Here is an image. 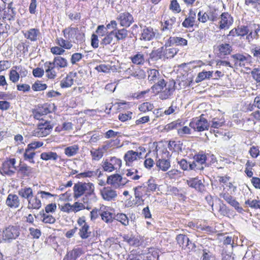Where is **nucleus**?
Masks as SVG:
<instances>
[{
  "instance_id": "51",
  "label": "nucleus",
  "mask_w": 260,
  "mask_h": 260,
  "mask_svg": "<svg viewBox=\"0 0 260 260\" xmlns=\"http://www.w3.org/2000/svg\"><path fill=\"white\" fill-rule=\"evenodd\" d=\"M153 108V104L149 102L143 103L139 107V109L143 112L151 111Z\"/></svg>"
},
{
  "instance_id": "12",
  "label": "nucleus",
  "mask_w": 260,
  "mask_h": 260,
  "mask_svg": "<svg viewBox=\"0 0 260 260\" xmlns=\"http://www.w3.org/2000/svg\"><path fill=\"white\" fill-rule=\"evenodd\" d=\"M100 192L103 199L107 201H114L118 195L116 191L109 186L103 187Z\"/></svg>"
},
{
  "instance_id": "40",
  "label": "nucleus",
  "mask_w": 260,
  "mask_h": 260,
  "mask_svg": "<svg viewBox=\"0 0 260 260\" xmlns=\"http://www.w3.org/2000/svg\"><path fill=\"white\" fill-rule=\"evenodd\" d=\"M213 74V71H203L202 72H200L196 79V82L199 83L205 79H210Z\"/></svg>"
},
{
  "instance_id": "14",
  "label": "nucleus",
  "mask_w": 260,
  "mask_h": 260,
  "mask_svg": "<svg viewBox=\"0 0 260 260\" xmlns=\"http://www.w3.org/2000/svg\"><path fill=\"white\" fill-rule=\"evenodd\" d=\"M142 153L134 151L133 150H129L125 153L124 156V159L125 161V165L127 166H131L132 163L137 158L141 157Z\"/></svg>"
},
{
  "instance_id": "58",
  "label": "nucleus",
  "mask_w": 260,
  "mask_h": 260,
  "mask_svg": "<svg viewBox=\"0 0 260 260\" xmlns=\"http://www.w3.org/2000/svg\"><path fill=\"white\" fill-rule=\"evenodd\" d=\"M142 188V186H139L134 188L135 197L136 199V204L140 205L143 204L144 200L142 199L141 195L138 192L137 190Z\"/></svg>"
},
{
  "instance_id": "37",
  "label": "nucleus",
  "mask_w": 260,
  "mask_h": 260,
  "mask_svg": "<svg viewBox=\"0 0 260 260\" xmlns=\"http://www.w3.org/2000/svg\"><path fill=\"white\" fill-rule=\"evenodd\" d=\"M79 149L78 145H73L66 147L64 149V154L68 157H71L75 155Z\"/></svg>"
},
{
  "instance_id": "36",
  "label": "nucleus",
  "mask_w": 260,
  "mask_h": 260,
  "mask_svg": "<svg viewBox=\"0 0 260 260\" xmlns=\"http://www.w3.org/2000/svg\"><path fill=\"white\" fill-rule=\"evenodd\" d=\"M56 43L60 47L66 49H70L73 47L71 41L67 39L64 40L61 38H57L56 40Z\"/></svg>"
},
{
  "instance_id": "42",
  "label": "nucleus",
  "mask_w": 260,
  "mask_h": 260,
  "mask_svg": "<svg viewBox=\"0 0 260 260\" xmlns=\"http://www.w3.org/2000/svg\"><path fill=\"white\" fill-rule=\"evenodd\" d=\"M178 49L176 48H168L164 47V57L166 58L173 57L178 52Z\"/></svg>"
},
{
  "instance_id": "49",
  "label": "nucleus",
  "mask_w": 260,
  "mask_h": 260,
  "mask_svg": "<svg viewBox=\"0 0 260 260\" xmlns=\"http://www.w3.org/2000/svg\"><path fill=\"white\" fill-rule=\"evenodd\" d=\"M20 76L18 72L14 68V66L11 69L9 73V79L13 83L18 81Z\"/></svg>"
},
{
  "instance_id": "48",
  "label": "nucleus",
  "mask_w": 260,
  "mask_h": 260,
  "mask_svg": "<svg viewBox=\"0 0 260 260\" xmlns=\"http://www.w3.org/2000/svg\"><path fill=\"white\" fill-rule=\"evenodd\" d=\"M250 52L256 61L260 63V46L253 45L250 49Z\"/></svg>"
},
{
  "instance_id": "24",
  "label": "nucleus",
  "mask_w": 260,
  "mask_h": 260,
  "mask_svg": "<svg viewBox=\"0 0 260 260\" xmlns=\"http://www.w3.org/2000/svg\"><path fill=\"white\" fill-rule=\"evenodd\" d=\"M155 37V32L152 28L145 27L142 31L140 40L144 41H150Z\"/></svg>"
},
{
  "instance_id": "63",
  "label": "nucleus",
  "mask_w": 260,
  "mask_h": 260,
  "mask_svg": "<svg viewBox=\"0 0 260 260\" xmlns=\"http://www.w3.org/2000/svg\"><path fill=\"white\" fill-rule=\"evenodd\" d=\"M96 34L99 36L104 37L105 34L108 33L107 31V28H106L104 25H99L96 30Z\"/></svg>"
},
{
  "instance_id": "38",
  "label": "nucleus",
  "mask_w": 260,
  "mask_h": 260,
  "mask_svg": "<svg viewBox=\"0 0 260 260\" xmlns=\"http://www.w3.org/2000/svg\"><path fill=\"white\" fill-rule=\"evenodd\" d=\"M18 173L23 177L29 176L32 173V168L26 165L20 166Z\"/></svg>"
},
{
  "instance_id": "47",
  "label": "nucleus",
  "mask_w": 260,
  "mask_h": 260,
  "mask_svg": "<svg viewBox=\"0 0 260 260\" xmlns=\"http://www.w3.org/2000/svg\"><path fill=\"white\" fill-rule=\"evenodd\" d=\"M114 219L120 222L124 226H126L129 224L128 218L124 213H117L116 215H115Z\"/></svg>"
},
{
  "instance_id": "26",
  "label": "nucleus",
  "mask_w": 260,
  "mask_h": 260,
  "mask_svg": "<svg viewBox=\"0 0 260 260\" xmlns=\"http://www.w3.org/2000/svg\"><path fill=\"white\" fill-rule=\"evenodd\" d=\"M217 51L220 56L230 54L232 51V46L227 43H222L217 46Z\"/></svg>"
},
{
  "instance_id": "22",
  "label": "nucleus",
  "mask_w": 260,
  "mask_h": 260,
  "mask_svg": "<svg viewBox=\"0 0 260 260\" xmlns=\"http://www.w3.org/2000/svg\"><path fill=\"white\" fill-rule=\"evenodd\" d=\"M164 21V22L162 24L161 30L163 31H168L170 32L173 24L176 21V18L174 16H165Z\"/></svg>"
},
{
  "instance_id": "2",
  "label": "nucleus",
  "mask_w": 260,
  "mask_h": 260,
  "mask_svg": "<svg viewBox=\"0 0 260 260\" xmlns=\"http://www.w3.org/2000/svg\"><path fill=\"white\" fill-rule=\"evenodd\" d=\"M74 198L76 199L80 198L84 194L86 197L91 195L94 191V186L92 183L78 182L73 187Z\"/></svg>"
},
{
  "instance_id": "33",
  "label": "nucleus",
  "mask_w": 260,
  "mask_h": 260,
  "mask_svg": "<svg viewBox=\"0 0 260 260\" xmlns=\"http://www.w3.org/2000/svg\"><path fill=\"white\" fill-rule=\"evenodd\" d=\"M128 31L125 28L117 29L114 31L116 41L125 40L128 36Z\"/></svg>"
},
{
  "instance_id": "5",
  "label": "nucleus",
  "mask_w": 260,
  "mask_h": 260,
  "mask_svg": "<svg viewBox=\"0 0 260 260\" xmlns=\"http://www.w3.org/2000/svg\"><path fill=\"white\" fill-rule=\"evenodd\" d=\"M207 159V154L204 153L203 152H199L194 156L193 162L189 163V170L195 171L203 170L204 168L203 165H205V166H206L205 164Z\"/></svg>"
},
{
  "instance_id": "25",
  "label": "nucleus",
  "mask_w": 260,
  "mask_h": 260,
  "mask_svg": "<svg viewBox=\"0 0 260 260\" xmlns=\"http://www.w3.org/2000/svg\"><path fill=\"white\" fill-rule=\"evenodd\" d=\"M76 75V73L70 72L67 77L63 79L60 82L61 88H68L71 87L74 83V79Z\"/></svg>"
},
{
  "instance_id": "62",
  "label": "nucleus",
  "mask_w": 260,
  "mask_h": 260,
  "mask_svg": "<svg viewBox=\"0 0 260 260\" xmlns=\"http://www.w3.org/2000/svg\"><path fill=\"white\" fill-rule=\"evenodd\" d=\"M111 69L110 66L102 64L95 67V69L98 72L107 73L110 71Z\"/></svg>"
},
{
  "instance_id": "59",
  "label": "nucleus",
  "mask_w": 260,
  "mask_h": 260,
  "mask_svg": "<svg viewBox=\"0 0 260 260\" xmlns=\"http://www.w3.org/2000/svg\"><path fill=\"white\" fill-rule=\"evenodd\" d=\"M83 55L80 53H73L71 58V62L72 64H76L77 62L79 61Z\"/></svg>"
},
{
  "instance_id": "32",
  "label": "nucleus",
  "mask_w": 260,
  "mask_h": 260,
  "mask_svg": "<svg viewBox=\"0 0 260 260\" xmlns=\"http://www.w3.org/2000/svg\"><path fill=\"white\" fill-rule=\"evenodd\" d=\"M18 192L22 198L27 199V201L34 196L32 189L30 187L22 188L19 190Z\"/></svg>"
},
{
  "instance_id": "54",
  "label": "nucleus",
  "mask_w": 260,
  "mask_h": 260,
  "mask_svg": "<svg viewBox=\"0 0 260 260\" xmlns=\"http://www.w3.org/2000/svg\"><path fill=\"white\" fill-rule=\"evenodd\" d=\"M102 167L105 171L111 172L116 170L110 160H106L102 162Z\"/></svg>"
},
{
  "instance_id": "50",
  "label": "nucleus",
  "mask_w": 260,
  "mask_h": 260,
  "mask_svg": "<svg viewBox=\"0 0 260 260\" xmlns=\"http://www.w3.org/2000/svg\"><path fill=\"white\" fill-rule=\"evenodd\" d=\"M245 204L251 208L260 209V200L248 199L245 202Z\"/></svg>"
},
{
  "instance_id": "9",
  "label": "nucleus",
  "mask_w": 260,
  "mask_h": 260,
  "mask_svg": "<svg viewBox=\"0 0 260 260\" xmlns=\"http://www.w3.org/2000/svg\"><path fill=\"white\" fill-rule=\"evenodd\" d=\"M63 36L67 40L70 41L76 38L77 42L83 41L84 38V34L80 33L78 28L68 27L63 30Z\"/></svg>"
},
{
  "instance_id": "61",
  "label": "nucleus",
  "mask_w": 260,
  "mask_h": 260,
  "mask_svg": "<svg viewBox=\"0 0 260 260\" xmlns=\"http://www.w3.org/2000/svg\"><path fill=\"white\" fill-rule=\"evenodd\" d=\"M132 114L131 112H127L126 113H121L119 115L118 118L120 121L124 122L132 118Z\"/></svg>"
},
{
  "instance_id": "13",
  "label": "nucleus",
  "mask_w": 260,
  "mask_h": 260,
  "mask_svg": "<svg viewBox=\"0 0 260 260\" xmlns=\"http://www.w3.org/2000/svg\"><path fill=\"white\" fill-rule=\"evenodd\" d=\"M49 113H50V110L48 108V106L46 104L39 106L38 107L32 112L34 118L41 120L42 121H45L42 117Z\"/></svg>"
},
{
  "instance_id": "15",
  "label": "nucleus",
  "mask_w": 260,
  "mask_h": 260,
  "mask_svg": "<svg viewBox=\"0 0 260 260\" xmlns=\"http://www.w3.org/2000/svg\"><path fill=\"white\" fill-rule=\"evenodd\" d=\"M233 58L235 60V64L240 67H245L250 61L251 56L248 54L246 56L241 54H236L232 55Z\"/></svg>"
},
{
  "instance_id": "11",
  "label": "nucleus",
  "mask_w": 260,
  "mask_h": 260,
  "mask_svg": "<svg viewBox=\"0 0 260 260\" xmlns=\"http://www.w3.org/2000/svg\"><path fill=\"white\" fill-rule=\"evenodd\" d=\"M175 83L174 81H170L166 86L159 91V97L161 100H167L170 98L175 91Z\"/></svg>"
},
{
  "instance_id": "21",
  "label": "nucleus",
  "mask_w": 260,
  "mask_h": 260,
  "mask_svg": "<svg viewBox=\"0 0 260 260\" xmlns=\"http://www.w3.org/2000/svg\"><path fill=\"white\" fill-rule=\"evenodd\" d=\"M216 17L213 15L211 12H204L203 11H199L198 13V21L202 23H205L208 20L214 21L215 20Z\"/></svg>"
},
{
  "instance_id": "28",
  "label": "nucleus",
  "mask_w": 260,
  "mask_h": 260,
  "mask_svg": "<svg viewBox=\"0 0 260 260\" xmlns=\"http://www.w3.org/2000/svg\"><path fill=\"white\" fill-rule=\"evenodd\" d=\"M20 203L18 197L16 194H9L6 201L7 206L10 207L17 208Z\"/></svg>"
},
{
  "instance_id": "8",
  "label": "nucleus",
  "mask_w": 260,
  "mask_h": 260,
  "mask_svg": "<svg viewBox=\"0 0 260 260\" xmlns=\"http://www.w3.org/2000/svg\"><path fill=\"white\" fill-rule=\"evenodd\" d=\"M16 159L10 158L6 160L0 168V172L2 174L7 175L10 176L14 175L16 171L15 166Z\"/></svg>"
},
{
  "instance_id": "6",
  "label": "nucleus",
  "mask_w": 260,
  "mask_h": 260,
  "mask_svg": "<svg viewBox=\"0 0 260 260\" xmlns=\"http://www.w3.org/2000/svg\"><path fill=\"white\" fill-rule=\"evenodd\" d=\"M53 128L50 122L47 120L41 122L38 124V126L33 132V135L37 137H43L48 135Z\"/></svg>"
},
{
  "instance_id": "64",
  "label": "nucleus",
  "mask_w": 260,
  "mask_h": 260,
  "mask_svg": "<svg viewBox=\"0 0 260 260\" xmlns=\"http://www.w3.org/2000/svg\"><path fill=\"white\" fill-rule=\"evenodd\" d=\"M51 52L53 54L56 55H61L63 54L65 52V50L63 49V48L58 46L52 47L51 48Z\"/></svg>"
},
{
  "instance_id": "17",
  "label": "nucleus",
  "mask_w": 260,
  "mask_h": 260,
  "mask_svg": "<svg viewBox=\"0 0 260 260\" xmlns=\"http://www.w3.org/2000/svg\"><path fill=\"white\" fill-rule=\"evenodd\" d=\"M233 22L232 17L228 13H223L220 15L219 21L220 29H228Z\"/></svg>"
},
{
  "instance_id": "30",
  "label": "nucleus",
  "mask_w": 260,
  "mask_h": 260,
  "mask_svg": "<svg viewBox=\"0 0 260 260\" xmlns=\"http://www.w3.org/2000/svg\"><path fill=\"white\" fill-rule=\"evenodd\" d=\"M40 34V30L36 28H31L24 34L25 38L31 41H36Z\"/></svg>"
},
{
  "instance_id": "34",
  "label": "nucleus",
  "mask_w": 260,
  "mask_h": 260,
  "mask_svg": "<svg viewBox=\"0 0 260 260\" xmlns=\"http://www.w3.org/2000/svg\"><path fill=\"white\" fill-rule=\"evenodd\" d=\"M156 167L162 171H167L170 167V161L168 159H159L156 163Z\"/></svg>"
},
{
  "instance_id": "27",
  "label": "nucleus",
  "mask_w": 260,
  "mask_h": 260,
  "mask_svg": "<svg viewBox=\"0 0 260 260\" xmlns=\"http://www.w3.org/2000/svg\"><path fill=\"white\" fill-rule=\"evenodd\" d=\"M27 208L29 209H39L42 206L41 200L36 196H33L28 201Z\"/></svg>"
},
{
  "instance_id": "10",
  "label": "nucleus",
  "mask_w": 260,
  "mask_h": 260,
  "mask_svg": "<svg viewBox=\"0 0 260 260\" xmlns=\"http://www.w3.org/2000/svg\"><path fill=\"white\" fill-rule=\"evenodd\" d=\"M117 20L121 26L129 27L134 22L133 15L128 12L120 13L117 17Z\"/></svg>"
},
{
  "instance_id": "29",
  "label": "nucleus",
  "mask_w": 260,
  "mask_h": 260,
  "mask_svg": "<svg viewBox=\"0 0 260 260\" xmlns=\"http://www.w3.org/2000/svg\"><path fill=\"white\" fill-rule=\"evenodd\" d=\"M148 74V79L151 84L156 83V81L162 77L158 71L155 69L149 70Z\"/></svg>"
},
{
  "instance_id": "45",
  "label": "nucleus",
  "mask_w": 260,
  "mask_h": 260,
  "mask_svg": "<svg viewBox=\"0 0 260 260\" xmlns=\"http://www.w3.org/2000/svg\"><path fill=\"white\" fill-rule=\"evenodd\" d=\"M132 62L136 64H143L145 61L144 54L141 52H137L131 57Z\"/></svg>"
},
{
  "instance_id": "3",
  "label": "nucleus",
  "mask_w": 260,
  "mask_h": 260,
  "mask_svg": "<svg viewBox=\"0 0 260 260\" xmlns=\"http://www.w3.org/2000/svg\"><path fill=\"white\" fill-rule=\"evenodd\" d=\"M20 235L18 226L9 225L5 228L0 234V242H11L16 239Z\"/></svg>"
},
{
  "instance_id": "1",
  "label": "nucleus",
  "mask_w": 260,
  "mask_h": 260,
  "mask_svg": "<svg viewBox=\"0 0 260 260\" xmlns=\"http://www.w3.org/2000/svg\"><path fill=\"white\" fill-rule=\"evenodd\" d=\"M68 64L67 60L61 56L55 57L52 62L46 61L44 64L46 76L49 79H54L56 76L55 69L64 68Z\"/></svg>"
},
{
  "instance_id": "20",
  "label": "nucleus",
  "mask_w": 260,
  "mask_h": 260,
  "mask_svg": "<svg viewBox=\"0 0 260 260\" xmlns=\"http://www.w3.org/2000/svg\"><path fill=\"white\" fill-rule=\"evenodd\" d=\"M198 21L196 20V13L192 9L189 10L188 17L182 22V25L185 27H192Z\"/></svg>"
},
{
  "instance_id": "44",
  "label": "nucleus",
  "mask_w": 260,
  "mask_h": 260,
  "mask_svg": "<svg viewBox=\"0 0 260 260\" xmlns=\"http://www.w3.org/2000/svg\"><path fill=\"white\" fill-rule=\"evenodd\" d=\"M150 57L154 60H157L159 59L162 58L163 57H164V47L152 51L150 54Z\"/></svg>"
},
{
  "instance_id": "4",
  "label": "nucleus",
  "mask_w": 260,
  "mask_h": 260,
  "mask_svg": "<svg viewBox=\"0 0 260 260\" xmlns=\"http://www.w3.org/2000/svg\"><path fill=\"white\" fill-rule=\"evenodd\" d=\"M189 126L196 131L202 132L208 130L210 124L204 115L202 114L200 117L193 118Z\"/></svg>"
},
{
  "instance_id": "31",
  "label": "nucleus",
  "mask_w": 260,
  "mask_h": 260,
  "mask_svg": "<svg viewBox=\"0 0 260 260\" xmlns=\"http://www.w3.org/2000/svg\"><path fill=\"white\" fill-rule=\"evenodd\" d=\"M58 157L57 154L52 151L44 152L40 155L41 158L45 161L53 160L55 161L57 159Z\"/></svg>"
},
{
  "instance_id": "60",
  "label": "nucleus",
  "mask_w": 260,
  "mask_h": 260,
  "mask_svg": "<svg viewBox=\"0 0 260 260\" xmlns=\"http://www.w3.org/2000/svg\"><path fill=\"white\" fill-rule=\"evenodd\" d=\"M109 160L112 164V165L115 167L116 170L120 168L122 165V161L121 159L115 157H112Z\"/></svg>"
},
{
  "instance_id": "19",
  "label": "nucleus",
  "mask_w": 260,
  "mask_h": 260,
  "mask_svg": "<svg viewBox=\"0 0 260 260\" xmlns=\"http://www.w3.org/2000/svg\"><path fill=\"white\" fill-rule=\"evenodd\" d=\"M101 217L102 220L107 223H112L115 218V215L110 212L105 206L101 207Z\"/></svg>"
},
{
  "instance_id": "56",
  "label": "nucleus",
  "mask_w": 260,
  "mask_h": 260,
  "mask_svg": "<svg viewBox=\"0 0 260 260\" xmlns=\"http://www.w3.org/2000/svg\"><path fill=\"white\" fill-rule=\"evenodd\" d=\"M169 8L170 10L177 13L180 12L181 10L180 5L177 0H172L171 2Z\"/></svg>"
},
{
  "instance_id": "35",
  "label": "nucleus",
  "mask_w": 260,
  "mask_h": 260,
  "mask_svg": "<svg viewBox=\"0 0 260 260\" xmlns=\"http://www.w3.org/2000/svg\"><path fill=\"white\" fill-rule=\"evenodd\" d=\"M178 244L182 248L187 247L190 242L189 238L185 235L179 234L177 236L176 238Z\"/></svg>"
},
{
  "instance_id": "23",
  "label": "nucleus",
  "mask_w": 260,
  "mask_h": 260,
  "mask_svg": "<svg viewBox=\"0 0 260 260\" xmlns=\"http://www.w3.org/2000/svg\"><path fill=\"white\" fill-rule=\"evenodd\" d=\"M116 41L115 38L114 31H111L107 33L101 41V45L104 47L111 44H114Z\"/></svg>"
},
{
  "instance_id": "43",
  "label": "nucleus",
  "mask_w": 260,
  "mask_h": 260,
  "mask_svg": "<svg viewBox=\"0 0 260 260\" xmlns=\"http://www.w3.org/2000/svg\"><path fill=\"white\" fill-rule=\"evenodd\" d=\"M169 40L170 44L180 46H186L187 44V41L181 37H170Z\"/></svg>"
},
{
  "instance_id": "18",
  "label": "nucleus",
  "mask_w": 260,
  "mask_h": 260,
  "mask_svg": "<svg viewBox=\"0 0 260 260\" xmlns=\"http://www.w3.org/2000/svg\"><path fill=\"white\" fill-rule=\"evenodd\" d=\"M186 182L189 187L194 188L198 191L203 192L205 190V185L197 177L190 178L187 180Z\"/></svg>"
},
{
  "instance_id": "16",
  "label": "nucleus",
  "mask_w": 260,
  "mask_h": 260,
  "mask_svg": "<svg viewBox=\"0 0 260 260\" xmlns=\"http://www.w3.org/2000/svg\"><path fill=\"white\" fill-rule=\"evenodd\" d=\"M220 197L223 198L228 203L234 207L239 213L243 212V209L240 206L239 203L229 193H221L220 194Z\"/></svg>"
},
{
  "instance_id": "41",
  "label": "nucleus",
  "mask_w": 260,
  "mask_h": 260,
  "mask_svg": "<svg viewBox=\"0 0 260 260\" xmlns=\"http://www.w3.org/2000/svg\"><path fill=\"white\" fill-rule=\"evenodd\" d=\"M168 82H166L162 77H161L156 83L151 87V89L153 90H156L157 92H159V91L162 90L164 87H165Z\"/></svg>"
},
{
  "instance_id": "46",
  "label": "nucleus",
  "mask_w": 260,
  "mask_h": 260,
  "mask_svg": "<svg viewBox=\"0 0 260 260\" xmlns=\"http://www.w3.org/2000/svg\"><path fill=\"white\" fill-rule=\"evenodd\" d=\"M36 153L34 150H32L30 149H29V148L27 147L24 153V158L25 160H28L29 162L34 164L35 161L34 160V157Z\"/></svg>"
},
{
  "instance_id": "53",
  "label": "nucleus",
  "mask_w": 260,
  "mask_h": 260,
  "mask_svg": "<svg viewBox=\"0 0 260 260\" xmlns=\"http://www.w3.org/2000/svg\"><path fill=\"white\" fill-rule=\"evenodd\" d=\"M71 260H76L82 254V250L80 248L73 249L69 253Z\"/></svg>"
},
{
  "instance_id": "57",
  "label": "nucleus",
  "mask_w": 260,
  "mask_h": 260,
  "mask_svg": "<svg viewBox=\"0 0 260 260\" xmlns=\"http://www.w3.org/2000/svg\"><path fill=\"white\" fill-rule=\"evenodd\" d=\"M14 68L18 72L19 76L21 78L26 77L28 74L27 70L21 66H14Z\"/></svg>"
},
{
  "instance_id": "7",
  "label": "nucleus",
  "mask_w": 260,
  "mask_h": 260,
  "mask_svg": "<svg viewBox=\"0 0 260 260\" xmlns=\"http://www.w3.org/2000/svg\"><path fill=\"white\" fill-rule=\"evenodd\" d=\"M128 182L126 178H123L118 174H115L108 177L106 183L114 188H121Z\"/></svg>"
},
{
  "instance_id": "39",
  "label": "nucleus",
  "mask_w": 260,
  "mask_h": 260,
  "mask_svg": "<svg viewBox=\"0 0 260 260\" xmlns=\"http://www.w3.org/2000/svg\"><path fill=\"white\" fill-rule=\"evenodd\" d=\"M91 232L89 229V225L85 226L80 228L79 235L82 239H86L88 238L91 236Z\"/></svg>"
},
{
  "instance_id": "52",
  "label": "nucleus",
  "mask_w": 260,
  "mask_h": 260,
  "mask_svg": "<svg viewBox=\"0 0 260 260\" xmlns=\"http://www.w3.org/2000/svg\"><path fill=\"white\" fill-rule=\"evenodd\" d=\"M92 159L95 160H100L103 156V152L101 149H92L90 151Z\"/></svg>"
},
{
  "instance_id": "55",
  "label": "nucleus",
  "mask_w": 260,
  "mask_h": 260,
  "mask_svg": "<svg viewBox=\"0 0 260 260\" xmlns=\"http://www.w3.org/2000/svg\"><path fill=\"white\" fill-rule=\"evenodd\" d=\"M47 86L46 84L42 83L41 81H37L32 85V89L34 91H42L46 89Z\"/></svg>"
}]
</instances>
